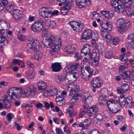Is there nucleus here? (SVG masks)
Returning a JSON list of instances; mask_svg holds the SVG:
<instances>
[{"label": "nucleus", "mask_w": 134, "mask_h": 134, "mask_svg": "<svg viewBox=\"0 0 134 134\" xmlns=\"http://www.w3.org/2000/svg\"><path fill=\"white\" fill-rule=\"evenodd\" d=\"M93 35V32L91 30L88 29L85 30L81 35V40L83 41V40H89L92 38Z\"/></svg>", "instance_id": "4"}, {"label": "nucleus", "mask_w": 134, "mask_h": 134, "mask_svg": "<svg viewBox=\"0 0 134 134\" xmlns=\"http://www.w3.org/2000/svg\"><path fill=\"white\" fill-rule=\"evenodd\" d=\"M15 125L16 126L17 129L18 131H20L23 127L22 126H19V124L16 122H15Z\"/></svg>", "instance_id": "58"}, {"label": "nucleus", "mask_w": 134, "mask_h": 134, "mask_svg": "<svg viewBox=\"0 0 134 134\" xmlns=\"http://www.w3.org/2000/svg\"><path fill=\"white\" fill-rule=\"evenodd\" d=\"M91 109L92 110L93 112L96 113L97 112L98 109L97 107V106L95 105L93 106L90 109Z\"/></svg>", "instance_id": "52"}, {"label": "nucleus", "mask_w": 134, "mask_h": 134, "mask_svg": "<svg viewBox=\"0 0 134 134\" xmlns=\"http://www.w3.org/2000/svg\"><path fill=\"white\" fill-rule=\"evenodd\" d=\"M91 134H98V133H99V132L98 130H94L91 131Z\"/></svg>", "instance_id": "64"}, {"label": "nucleus", "mask_w": 134, "mask_h": 134, "mask_svg": "<svg viewBox=\"0 0 134 134\" xmlns=\"http://www.w3.org/2000/svg\"><path fill=\"white\" fill-rule=\"evenodd\" d=\"M107 96L104 94H102L100 96L98 100L99 104L101 105H104L105 104V102H107L106 98Z\"/></svg>", "instance_id": "18"}, {"label": "nucleus", "mask_w": 134, "mask_h": 134, "mask_svg": "<svg viewBox=\"0 0 134 134\" xmlns=\"http://www.w3.org/2000/svg\"><path fill=\"white\" fill-rule=\"evenodd\" d=\"M76 4L80 8H85L90 4L89 0H76Z\"/></svg>", "instance_id": "5"}, {"label": "nucleus", "mask_w": 134, "mask_h": 134, "mask_svg": "<svg viewBox=\"0 0 134 134\" xmlns=\"http://www.w3.org/2000/svg\"><path fill=\"white\" fill-rule=\"evenodd\" d=\"M68 90L69 91V97L70 98L72 97H74L75 95L79 96L78 93L79 91V88L77 87L76 86H74V88L70 87L69 86H68Z\"/></svg>", "instance_id": "6"}, {"label": "nucleus", "mask_w": 134, "mask_h": 134, "mask_svg": "<svg viewBox=\"0 0 134 134\" xmlns=\"http://www.w3.org/2000/svg\"><path fill=\"white\" fill-rule=\"evenodd\" d=\"M105 39L106 40V41L109 42L112 40L111 36L110 35L107 34Z\"/></svg>", "instance_id": "56"}, {"label": "nucleus", "mask_w": 134, "mask_h": 134, "mask_svg": "<svg viewBox=\"0 0 134 134\" xmlns=\"http://www.w3.org/2000/svg\"><path fill=\"white\" fill-rule=\"evenodd\" d=\"M83 68L85 67V69L87 71L89 74L88 75V77H91V76H92L93 74V70L92 68L89 66L87 65L86 64H83L82 66Z\"/></svg>", "instance_id": "22"}, {"label": "nucleus", "mask_w": 134, "mask_h": 134, "mask_svg": "<svg viewBox=\"0 0 134 134\" xmlns=\"http://www.w3.org/2000/svg\"><path fill=\"white\" fill-rule=\"evenodd\" d=\"M90 15L93 19H96L98 17H100V16L99 13L95 12H92Z\"/></svg>", "instance_id": "40"}, {"label": "nucleus", "mask_w": 134, "mask_h": 134, "mask_svg": "<svg viewBox=\"0 0 134 134\" xmlns=\"http://www.w3.org/2000/svg\"><path fill=\"white\" fill-rule=\"evenodd\" d=\"M95 118L96 119L98 120H99V119L102 120V116L100 114H97L96 115Z\"/></svg>", "instance_id": "61"}, {"label": "nucleus", "mask_w": 134, "mask_h": 134, "mask_svg": "<svg viewBox=\"0 0 134 134\" xmlns=\"http://www.w3.org/2000/svg\"><path fill=\"white\" fill-rule=\"evenodd\" d=\"M43 17L42 18H40L38 19V22L39 23H40L41 25L43 26V25H44L48 21V19H46Z\"/></svg>", "instance_id": "31"}, {"label": "nucleus", "mask_w": 134, "mask_h": 134, "mask_svg": "<svg viewBox=\"0 0 134 134\" xmlns=\"http://www.w3.org/2000/svg\"><path fill=\"white\" fill-rule=\"evenodd\" d=\"M126 68V67L124 65H121L120 67L119 72L120 74L124 72V70H125Z\"/></svg>", "instance_id": "46"}, {"label": "nucleus", "mask_w": 134, "mask_h": 134, "mask_svg": "<svg viewBox=\"0 0 134 134\" xmlns=\"http://www.w3.org/2000/svg\"><path fill=\"white\" fill-rule=\"evenodd\" d=\"M23 16V12L22 11L18 9L13 10V17L15 20H19Z\"/></svg>", "instance_id": "12"}, {"label": "nucleus", "mask_w": 134, "mask_h": 134, "mask_svg": "<svg viewBox=\"0 0 134 134\" xmlns=\"http://www.w3.org/2000/svg\"><path fill=\"white\" fill-rule=\"evenodd\" d=\"M68 6H64L61 8L60 11L62 14L63 15H66L68 12V10L71 9V7L70 6V5L69 4Z\"/></svg>", "instance_id": "21"}, {"label": "nucleus", "mask_w": 134, "mask_h": 134, "mask_svg": "<svg viewBox=\"0 0 134 134\" xmlns=\"http://www.w3.org/2000/svg\"><path fill=\"white\" fill-rule=\"evenodd\" d=\"M112 5L115 8L117 11L122 13L125 11V8L121 5L122 2L121 0H112L111 2Z\"/></svg>", "instance_id": "3"}, {"label": "nucleus", "mask_w": 134, "mask_h": 134, "mask_svg": "<svg viewBox=\"0 0 134 134\" xmlns=\"http://www.w3.org/2000/svg\"><path fill=\"white\" fill-rule=\"evenodd\" d=\"M101 26L106 30L110 31L112 27V23L109 22H106L105 24L103 23Z\"/></svg>", "instance_id": "23"}, {"label": "nucleus", "mask_w": 134, "mask_h": 134, "mask_svg": "<svg viewBox=\"0 0 134 134\" xmlns=\"http://www.w3.org/2000/svg\"><path fill=\"white\" fill-rule=\"evenodd\" d=\"M102 122V120H98V119H96L94 121V122L98 125H100Z\"/></svg>", "instance_id": "62"}, {"label": "nucleus", "mask_w": 134, "mask_h": 134, "mask_svg": "<svg viewBox=\"0 0 134 134\" xmlns=\"http://www.w3.org/2000/svg\"><path fill=\"white\" fill-rule=\"evenodd\" d=\"M58 90L57 88H55L53 89V92L51 93V95L52 96H54L55 95H58V94L57 93Z\"/></svg>", "instance_id": "55"}, {"label": "nucleus", "mask_w": 134, "mask_h": 134, "mask_svg": "<svg viewBox=\"0 0 134 134\" xmlns=\"http://www.w3.org/2000/svg\"><path fill=\"white\" fill-rule=\"evenodd\" d=\"M95 57L93 59V62L95 63L96 64H98V61L99 60V55L96 54Z\"/></svg>", "instance_id": "43"}, {"label": "nucleus", "mask_w": 134, "mask_h": 134, "mask_svg": "<svg viewBox=\"0 0 134 134\" xmlns=\"http://www.w3.org/2000/svg\"><path fill=\"white\" fill-rule=\"evenodd\" d=\"M76 23H77V22L72 21L69 22V24L71 26L72 28L74 30V28L76 29L75 27H76L77 26V25L75 24Z\"/></svg>", "instance_id": "50"}, {"label": "nucleus", "mask_w": 134, "mask_h": 134, "mask_svg": "<svg viewBox=\"0 0 134 134\" xmlns=\"http://www.w3.org/2000/svg\"><path fill=\"white\" fill-rule=\"evenodd\" d=\"M111 40H112L113 44L115 45L118 44L119 41L118 37H117L113 38Z\"/></svg>", "instance_id": "48"}, {"label": "nucleus", "mask_w": 134, "mask_h": 134, "mask_svg": "<svg viewBox=\"0 0 134 134\" xmlns=\"http://www.w3.org/2000/svg\"><path fill=\"white\" fill-rule=\"evenodd\" d=\"M114 15V14L113 12H108L106 15L105 18L107 19H110L112 18Z\"/></svg>", "instance_id": "36"}, {"label": "nucleus", "mask_w": 134, "mask_h": 134, "mask_svg": "<svg viewBox=\"0 0 134 134\" xmlns=\"http://www.w3.org/2000/svg\"><path fill=\"white\" fill-rule=\"evenodd\" d=\"M52 12V9L51 7H43L41 12V16L42 17L47 18L48 17L49 15L51 14Z\"/></svg>", "instance_id": "7"}, {"label": "nucleus", "mask_w": 134, "mask_h": 134, "mask_svg": "<svg viewBox=\"0 0 134 134\" xmlns=\"http://www.w3.org/2000/svg\"><path fill=\"white\" fill-rule=\"evenodd\" d=\"M64 51L65 52H67L68 54H73L75 52L74 48L73 47L72 48L71 47L69 48L68 49H65Z\"/></svg>", "instance_id": "38"}, {"label": "nucleus", "mask_w": 134, "mask_h": 134, "mask_svg": "<svg viewBox=\"0 0 134 134\" xmlns=\"http://www.w3.org/2000/svg\"><path fill=\"white\" fill-rule=\"evenodd\" d=\"M126 24H128L127 22V23L125 22L124 20V19L121 18L118 19L116 23V26L118 27L120 26H122L126 25Z\"/></svg>", "instance_id": "30"}, {"label": "nucleus", "mask_w": 134, "mask_h": 134, "mask_svg": "<svg viewBox=\"0 0 134 134\" xmlns=\"http://www.w3.org/2000/svg\"><path fill=\"white\" fill-rule=\"evenodd\" d=\"M31 42H32L33 47L35 50H36L37 52L39 49V47L40 43L38 41L32 40H31Z\"/></svg>", "instance_id": "28"}, {"label": "nucleus", "mask_w": 134, "mask_h": 134, "mask_svg": "<svg viewBox=\"0 0 134 134\" xmlns=\"http://www.w3.org/2000/svg\"><path fill=\"white\" fill-rule=\"evenodd\" d=\"M18 38L21 41H24L25 40L24 36L20 33H19L18 34Z\"/></svg>", "instance_id": "47"}, {"label": "nucleus", "mask_w": 134, "mask_h": 134, "mask_svg": "<svg viewBox=\"0 0 134 134\" xmlns=\"http://www.w3.org/2000/svg\"><path fill=\"white\" fill-rule=\"evenodd\" d=\"M87 113L88 115L90 117H91L92 116L94 115V114L93 113V112H92V110H88L87 111Z\"/></svg>", "instance_id": "60"}, {"label": "nucleus", "mask_w": 134, "mask_h": 134, "mask_svg": "<svg viewBox=\"0 0 134 134\" xmlns=\"http://www.w3.org/2000/svg\"><path fill=\"white\" fill-rule=\"evenodd\" d=\"M43 56L42 53L41 52L38 53L34 55V58L35 60H40L42 58Z\"/></svg>", "instance_id": "33"}, {"label": "nucleus", "mask_w": 134, "mask_h": 134, "mask_svg": "<svg viewBox=\"0 0 134 134\" xmlns=\"http://www.w3.org/2000/svg\"><path fill=\"white\" fill-rule=\"evenodd\" d=\"M8 41L5 37L0 36V49H2L8 44Z\"/></svg>", "instance_id": "15"}, {"label": "nucleus", "mask_w": 134, "mask_h": 134, "mask_svg": "<svg viewBox=\"0 0 134 134\" xmlns=\"http://www.w3.org/2000/svg\"><path fill=\"white\" fill-rule=\"evenodd\" d=\"M61 2H62L64 6H68V5L69 4L70 6H73L71 2H69V0H60Z\"/></svg>", "instance_id": "34"}, {"label": "nucleus", "mask_w": 134, "mask_h": 134, "mask_svg": "<svg viewBox=\"0 0 134 134\" xmlns=\"http://www.w3.org/2000/svg\"><path fill=\"white\" fill-rule=\"evenodd\" d=\"M52 68L53 71L55 72L59 71L62 68L60 63H53L52 65Z\"/></svg>", "instance_id": "19"}, {"label": "nucleus", "mask_w": 134, "mask_h": 134, "mask_svg": "<svg viewBox=\"0 0 134 134\" xmlns=\"http://www.w3.org/2000/svg\"><path fill=\"white\" fill-rule=\"evenodd\" d=\"M81 76L82 79L83 80L86 81L87 80H89V79L91 77H88V75L86 74V73L85 72L84 69L82 66H81Z\"/></svg>", "instance_id": "20"}, {"label": "nucleus", "mask_w": 134, "mask_h": 134, "mask_svg": "<svg viewBox=\"0 0 134 134\" xmlns=\"http://www.w3.org/2000/svg\"><path fill=\"white\" fill-rule=\"evenodd\" d=\"M120 75L124 80L130 79L131 73L130 72L127 71L124 72L123 73L121 74Z\"/></svg>", "instance_id": "25"}, {"label": "nucleus", "mask_w": 134, "mask_h": 134, "mask_svg": "<svg viewBox=\"0 0 134 134\" xmlns=\"http://www.w3.org/2000/svg\"><path fill=\"white\" fill-rule=\"evenodd\" d=\"M107 106L109 110H111V108L114 106H116V104L118 103V101L111 99L107 102Z\"/></svg>", "instance_id": "14"}, {"label": "nucleus", "mask_w": 134, "mask_h": 134, "mask_svg": "<svg viewBox=\"0 0 134 134\" xmlns=\"http://www.w3.org/2000/svg\"><path fill=\"white\" fill-rule=\"evenodd\" d=\"M80 97L79 96H77V95L74 96V97H72V98L70 101V104L72 105L74 104L75 103H76L79 100Z\"/></svg>", "instance_id": "32"}, {"label": "nucleus", "mask_w": 134, "mask_h": 134, "mask_svg": "<svg viewBox=\"0 0 134 134\" xmlns=\"http://www.w3.org/2000/svg\"><path fill=\"white\" fill-rule=\"evenodd\" d=\"M43 40L42 41V43L44 46L47 48H50V53L52 55H54L59 51L61 44V40L59 38V44H58L55 36L50 35L47 38L45 35L42 36Z\"/></svg>", "instance_id": "1"}, {"label": "nucleus", "mask_w": 134, "mask_h": 134, "mask_svg": "<svg viewBox=\"0 0 134 134\" xmlns=\"http://www.w3.org/2000/svg\"><path fill=\"white\" fill-rule=\"evenodd\" d=\"M119 104L121 107L124 106L127 104L126 98L124 96L121 95L120 97L119 98Z\"/></svg>", "instance_id": "26"}, {"label": "nucleus", "mask_w": 134, "mask_h": 134, "mask_svg": "<svg viewBox=\"0 0 134 134\" xmlns=\"http://www.w3.org/2000/svg\"><path fill=\"white\" fill-rule=\"evenodd\" d=\"M0 25L2 27L7 26V23L4 20H1L0 21Z\"/></svg>", "instance_id": "51"}, {"label": "nucleus", "mask_w": 134, "mask_h": 134, "mask_svg": "<svg viewBox=\"0 0 134 134\" xmlns=\"http://www.w3.org/2000/svg\"><path fill=\"white\" fill-rule=\"evenodd\" d=\"M120 59L121 62V63L122 64H125L127 62V60L126 59H125L124 58H123L122 57H120Z\"/></svg>", "instance_id": "57"}, {"label": "nucleus", "mask_w": 134, "mask_h": 134, "mask_svg": "<svg viewBox=\"0 0 134 134\" xmlns=\"http://www.w3.org/2000/svg\"><path fill=\"white\" fill-rule=\"evenodd\" d=\"M65 77L62 75H57L55 77V81L58 83L65 79Z\"/></svg>", "instance_id": "35"}, {"label": "nucleus", "mask_w": 134, "mask_h": 134, "mask_svg": "<svg viewBox=\"0 0 134 134\" xmlns=\"http://www.w3.org/2000/svg\"><path fill=\"white\" fill-rule=\"evenodd\" d=\"M92 84L93 87L98 88L101 86L102 82L98 78L95 77L92 80Z\"/></svg>", "instance_id": "9"}, {"label": "nucleus", "mask_w": 134, "mask_h": 134, "mask_svg": "<svg viewBox=\"0 0 134 134\" xmlns=\"http://www.w3.org/2000/svg\"><path fill=\"white\" fill-rule=\"evenodd\" d=\"M122 91H127L129 89V86L128 84L126 83L123 84L121 86Z\"/></svg>", "instance_id": "37"}, {"label": "nucleus", "mask_w": 134, "mask_h": 134, "mask_svg": "<svg viewBox=\"0 0 134 134\" xmlns=\"http://www.w3.org/2000/svg\"><path fill=\"white\" fill-rule=\"evenodd\" d=\"M40 24L38 21L33 24L31 26V28L32 30L36 32L41 31L43 26Z\"/></svg>", "instance_id": "8"}, {"label": "nucleus", "mask_w": 134, "mask_h": 134, "mask_svg": "<svg viewBox=\"0 0 134 134\" xmlns=\"http://www.w3.org/2000/svg\"><path fill=\"white\" fill-rule=\"evenodd\" d=\"M52 91L51 89H48L45 91L43 93V95L47 97H48L51 95V92H52Z\"/></svg>", "instance_id": "39"}, {"label": "nucleus", "mask_w": 134, "mask_h": 134, "mask_svg": "<svg viewBox=\"0 0 134 134\" xmlns=\"http://www.w3.org/2000/svg\"><path fill=\"white\" fill-rule=\"evenodd\" d=\"M126 100L127 104H128L129 103H132V98L130 96L128 97L127 98H126Z\"/></svg>", "instance_id": "53"}, {"label": "nucleus", "mask_w": 134, "mask_h": 134, "mask_svg": "<svg viewBox=\"0 0 134 134\" xmlns=\"http://www.w3.org/2000/svg\"><path fill=\"white\" fill-rule=\"evenodd\" d=\"M63 99H62L60 100H57V99H56V101L57 102V104L59 106H61L62 105L63 103Z\"/></svg>", "instance_id": "54"}, {"label": "nucleus", "mask_w": 134, "mask_h": 134, "mask_svg": "<svg viewBox=\"0 0 134 134\" xmlns=\"http://www.w3.org/2000/svg\"><path fill=\"white\" fill-rule=\"evenodd\" d=\"M129 24H126V25L122 26H118V31L120 33L123 34L126 32L127 29L131 25V22H129Z\"/></svg>", "instance_id": "11"}, {"label": "nucleus", "mask_w": 134, "mask_h": 134, "mask_svg": "<svg viewBox=\"0 0 134 134\" xmlns=\"http://www.w3.org/2000/svg\"><path fill=\"white\" fill-rule=\"evenodd\" d=\"M18 91L20 92V91L19 90V88L18 87H12L9 89L7 92L8 94L3 101L4 106L5 108H10L11 102L8 99V98H10V100H15V98H17L18 96L16 92L18 93Z\"/></svg>", "instance_id": "2"}, {"label": "nucleus", "mask_w": 134, "mask_h": 134, "mask_svg": "<svg viewBox=\"0 0 134 134\" xmlns=\"http://www.w3.org/2000/svg\"><path fill=\"white\" fill-rule=\"evenodd\" d=\"M14 117V115L11 113H9L7 115L8 121L9 122Z\"/></svg>", "instance_id": "45"}, {"label": "nucleus", "mask_w": 134, "mask_h": 134, "mask_svg": "<svg viewBox=\"0 0 134 134\" xmlns=\"http://www.w3.org/2000/svg\"><path fill=\"white\" fill-rule=\"evenodd\" d=\"M43 103L44 104V106L47 109H49L50 107V105L46 101L44 102Z\"/></svg>", "instance_id": "63"}, {"label": "nucleus", "mask_w": 134, "mask_h": 134, "mask_svg": "<svg viewBox=\"0 0 134 134\" xmlns=\"http://www.w3.org/2000/svg\"><path fill=\"white\" fill-rule=\"evenodd\" d=\"M79 67V64L77 63H76L75 64L72 63L69 64V66H66L65 68L66 69H67L69 71H71V72L73 73L74 72L72 71H75L76 70H77V69Z\"/></svg>", "instance_id": "10"}, {"label": "nucleus", "mask_w": 134, "mask_h": 134, "mask_svg": "<svg viewBox=\"0 0 134 134\" xmlns=\"http://www.w3.org/2000/svg\"><path fill=\"white\" fill-rule=\"evenodd\" d=\"M127 39L131 40L132 42H134V34L131 33L129 34L127 36Z\"/></svg>", "instance_id": "42"}, {"label": "nucleus", "mask_w": 134, "mask_h": 134, "mask_svg": "<svg viewBox=\"0 0 134 134\" xmlns=\"http://www.w3.org/2000/svg\"><path fill=\"white\" fill-rule=\"evenodd\" d=\"M38 88L40 90H42L47 87L46 83L44 81H40L38 82Z\"/></svg>", "instance_id": "29"}, {"label": "nucleus", "mask_w": 134, "mask_h": 134, "mask_svg": "<svg viewBox=\"0 0 134 134\" xmlns=\"http://www.w3.org/2000/svg\"><path fill=\"white\" fill-rule=\"evenodd\" d=\"M35 76V74L34 72H29L27 74L26 77L28 79H32L34 78Z\"/></svg>", "instance_id": "41"}, {"label": "nucleus", "mask_w": 134, "mask_h": 134, "mask_svg": "<svg viewBox=\"0 0 134 134\" xmlns=\"http://www.w3.org/2000/svg\"><path fill=\"white\" fill-rule=\"evenodd\" d=\"M32 44L31 41L30 42L27 43L26 46V48L27 49L26 50L27 52H31L33 51L36 52V50L35 49Z\"/></svg>", "instance_id": "27"}, {"label": "nucleus", "mask_w": 134, "mask_h": 134, "mask_svg": "<svg viewBox=\"0 0 134 134\" xmlns=\"http://www.w3.org/2000/svg\"><path fill=\"white\" fill-rule=\"evenodd\" d=\"M120 110L118 109V107L115 106H114L111 108V111H112L114 113H116L119 111Z\"/></svg>", "instance_id": "44"}, {"label": "nucleus", "mask_w": 134, "mask_h": 134, "mask_svg": "<svg viewBox=\"0 0 134 134\" xmlns=\"http://www.w3.org/2000/svg\"><path fill=\"white\" fill-rule=\"evenodd\" d=\"M84 122L85 125H86V126H88L91 124V120L90 119H86Z\"/></svg>", "instance_id": "49"}, {"label": "nucleus", "mask_w": 134, "mask_h": 134, "mask_svg": "<svg viewBox=\"0 0 134 134\" xmlns=\"http://www.w3.org/2000/svg\"><path fill=\"white\" fill-rule=\"evenodd\" d=\"M124 6L122 5V4H121V5L125 8H125L128 9L131 8V5L132 3L130 0H124Z\"/></svg>", "instance_id": "24"}, {"label": "nucleus", "mask_w": 134, "mask_h": 134, "mask_svg": "<svg viewBox=\"0 0 134 134\" xmlns=\"http://www.w3.org/2000/svg\"><path fill=\"white\" fill-rule=\"evenodd\" d=\"M90 47L88 45L85 44L82 49L81 54L83 53L84 55L86 56L87 55H89L90 54Z\"/></svg>", "instance_id": "16"}, {"label": "nucleus", "mask_w": 134, "mask_h": 134, "mask_svg": "<svg viewBox=\"0 0 134 134\" xmlns=\"http://www.w3.org/2000/svg\"><path fill=\"white\" fill-rule=\"evenodd\" d=\"M35 89L33 87L32 88L29 87L28 88L27 91L24 93L27 96H34L35 95Z\"/></svg>", "instance_id": "13"}, {"label": "nucleus", "mask_w": 134, "mask_h": 134, "mask_svg": "<svg viewBox=\"0 0 134 134\" xmlns=\"http://www.w3.org/2000/svg\"><path fill=\"white\" fill-rule=\"evenodd\" d=\"M27 66L30 68H33L34 66L33 64L30 61H28L27 62Z\"/></svg>", "instance_id": "59"}, {"label": "nucleus", "mask_w": 134, "mask_h": 134, "mask_svg": "<svg viewBox=\"0 0 134 134\" xmlns=\"http://www.w3.org/2000/svg\"><path fill=\"white\" fill-rule=\"evenodd\" d=\"M92 100V98L91 96H88L87 94H85L83 97L82 102L85 104L90 103Z\"/></svg>", "instance_id": "17"}]
</instances>
